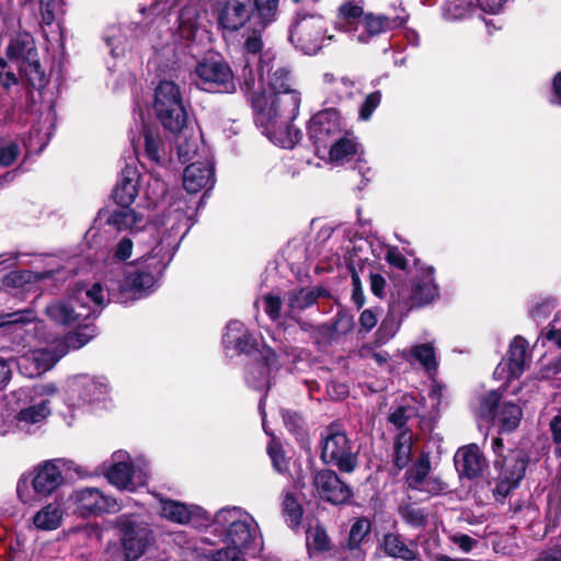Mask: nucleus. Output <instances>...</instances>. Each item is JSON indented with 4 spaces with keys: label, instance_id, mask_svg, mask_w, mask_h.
<instances>
[{
    "label": "nucleus",
    "instance_id": "49530a36",
    "mask_svg": "<svg viewBox=\"0 0 561 561\" xmlns=\"http://www.w3.org/2000/svg\"><path fill=\"white\" fill-rule=\"evenodd\" d=\"M411 356L416 359L426 371H435L437 368L434 347L431 344H420L411 348Z\"/></svg>",
    "mask_w": 561,
    "mask_h": 561
},
{
    "label": "nucleus",
    "instance_id": "7c9ffc66",
    "mask_svg": "<svg viewBox=\"0 0 561 561\" xmlns=\"http://www.w3.org/2000/svg\"><path fill=\"white\" fill-rule=\"evenodd\" d=\"M108 224L118 231L128 230L133 233L146 231L149 227L147 218L128 206H122L121 209L113 211Z\"/></svg>",
    "mask_w": 561,
    "mask_h": 561
},
{
    "label": "nucleus",
    "instance_id": "5701e85b",
    "mask_svg": "<svg viewBox=\"0 0 561 561\" xmlns=\"http://www.w3.org/2000/svg\"><path fill=\"white\" fill-rule=\"evenodd\" d=\"M214 183V168L209 161H196L187 165L183 173V187L190 194L211 187Z\"/></svg>",
    "mask_w": 561,
    "mask_h": 561
},
{
    "label": "nucleus",
    "instance_id": "f257e3e1",
    "mask_svg": "<svg viewBox=\"0 0 561 561\" xmlns=\"http://www.w3.org/2000/svg\"><path fill=\"white\" fill-rule=\"evenodd\" d=\"M213 531L218 534L225 547L213 548L207 537L196 540L197 557L210 561H244V554L260 548V529L255 519L238 506L224 507L213 518Z\"/></svg>",
    "mask_w": 561,
    "mask_h": 561
},
{
    "label": "nucleus",
    "instance_id": "473e14b6",
    "mask_svg": "<svg viewBox=\"0 0 561 561\" xmlns=\"http://www.w3.org/2000/svg\"><path fill=\"white\" fill-rule=\"evenodd\" d=\"M264 364H255L248 368L247 381L250 386L261 389L267 383V375L271 369L278 368L275 353L266 347L263 351Z\"/></svg>",
    "mask_w": 561,
    "mask_h": 561
},
{
    "label": "nucleus",
    "instance_id": "f704fd0d",
    "mask_svg": "<svg viewBox=\"0 0 561 561\" xmlns=\"http://www.w3.org/2000/svg\"><path fill=\"white\" fill-rule=\"evenodd\" d=\"M35 320L32 310H20L0 316V330L3 334L22 336L24 327Z\"/></svg>",
    "mask_w": 561,
    "mask_h": 561
},
{
    "label": "nucleus",
    "instance_id": "bb28decb",
    "mask_svg": "<svg viewBox=\"0 0 561 561\" xmlns=\"http://www.w3.org/2000/svg\"><path fill=\"white\" fill-rule=\"evenodd\" d=\"M82 401L93 403L103 400L108 392V383L104 377L78 376L71 383Z\"/></svg>",
    "mask_w": 561,
    "mask_h": 561
},
{
    "label": "nucleus",
    "instance_id": "cd10ccee",
    "mask_svg": "<svg viewBox=\"0 0 561 561\" xmlns=\"http://www.w3.org/2000/svg\"><path fill=\"white\" fill-rule=\"evenodd\" d=\"M49 413V401L47 399L36 400L30 397L28 404L21 408L15 416L16 426L21 431H30L33 425L43 423Z\"/></svg>",
    "mask_w": 561,
    "mask_h": 561
},
{
    "label": "nucleus",
    "instance_id": "b1692460",
    "mask_svg": "<svg viewBox=\"0 0 561 561\" xmlns=\"http://www.w3.org/2000/svg\"><path fill=\"white\" fill-rule=\"evenodd\" d=\"M455 466L460 477L474 479L482 473L486 463L479 447L472 444L457 450Z\"/></svg>",
    "mask_w": 561,
    "mask_h": 561
},
{
    "label": "nucleus",
    "instance_id": "de8ad7c7",
    "mask_svg": "<svg viewBox=\"0 0 561 561\" xmlns=\"http://www.w3.org/2000/svg\"><path fill=\"white\" fill-rule=\"evenodd\" d=\"M244 331V327L239 321H231L226 328V332L222 337V343L226 350H244L247 348L241 341V335Z\"/></svg>",
    "mask_w": 561,
    "mask_h": 561
},
{
    "label": "nucleus",
    "instance_id": "4d7b16f0",
    "mask_svg": "<svg viewBox=\"0 0 561 561\" xmlns=\"http://www.w3.org/2000/svg\"><path fill=\"white\" fill-rule=\"evenodd\" d=\"M381 101V94L379 91H375L368 94L359 107V118L362 121H368L374 111L379 106Z\"/></svg>",
    "mask_w": 561,
    "mask_h": 561
},
{
    "label": "nucleus",
    "instance_id": "ea45409f",
    "mask_svg": "<svg viewBox=\"0 0 561 561\" xmlns=\"http://www.w3.org/2000/svg\"><path fill=\"white\" fill-rule=\"evenodd\" d=\"M324 82L327 85V91L329 93H335V100H332V103L335 101L350 99L354 94L355 83L347 78H335L331 73H325Z\"/></svg>",
    "mask_w": 561,
    "mask_h": 561
},
{
    "label": "nucleus",
    "instance_id": "f8f14e48",
    "mask_svg": "<svg viewBox=\"0 0 561 561\" xmlns=\"http://www.w3.org/2000/svg\"><path fill=\"white\" fill-rule=\"evenodd\" d=\"M194 81L203 90L215 92H233L236 82L227 62L210 57L199 61L194 69Z\"/></svg>",
    "mask_w": 561,
    "mask_h": 561
},
{
    "label": "nucleus",
    "instance_id": "0eeeda50",
    "mask_svg": "<svg viewBox=\"0 0 561 561\" xmlns=\"http://www.w3.org/2000/svg\"><path fill=\"white\" fill-rule=\"evenodd\" d=\"M58 463L55 459L43 461L30 476H22L19 479L16 493L22 503L33 505L39 499L50 496L65 483Z\"/></svg>",
    "mask_w": 561,
    "mask_h": 561
},
{
    "label": "nucleus",
    "instance_id": "2eb2a0df",
    "mask_svg": "<svg viewBox=\"0 0 561 561\" xmlns=\"http://www.w3.org/2000/svg\"><path fill=\"white\" fill-rule=\"evenodd\" d=\"M69 501L80 516H96L105 513H115L121 506L116 499L104 494L98 488H80L73 490Z\"/></svg>",
    "mask_w": 561,
    "mask_h": 561
},
{
    "label": "nucleus",
    "instance_id": "79ce46f5",
    "mask_svg": "<svg viewBox=\"0 0 561 561\" xmlns=\"http://www.w3.org/2000/svg\"><path fill=\"white\" fill-rule=\"evenodd\" d=\"M320 295L321 290L313 288L293 290L288 294L287 304L293 310H302L313 305Z\"/></svg>",
    "mask_w": 561,
    "mask_h": 561
},
{
    "label": "nucleus",
    "instance_id": "7ed1b4c3",
    "mask_svg": "<svg viewBox=\"0 0 561 561\" xmlns=\"http://www.w3.org/2000/svg\"><path fill=\"white\" fill-rule=\"evenodd\" d=\"M104 306V291L100 284L92 286L78 285L64 299L49 304L46 316L62 325H75L91 317H95Z\"/></svg>",
    "mask_w": 561,
    "mask_h": 561
},
{
    "label": "nucleus",
    "instance_id": "864d4df0",
    "mask_svg": "<svg viewBox=\"0 0 561 561\" xmlns=\"http://www.w3.org/2000/svg\"><path fill=\"white\" fill-rule=\"evenodd\" d=\"M42 20L45 24L50 25L56 15L62 12V0H39Z\"/></svg>",
    "mask_w": 561,
    "mask_h": 561
},
{
    "label": "nucleus",
    "instance_id": "58836bf2",
    "mask_svg": "<svg viewBox=\"0 0 561 561\" xmlns=\"http://www.w3.org/2000/svg\"><path fill=\"white\" fill-rule=\"evenodd\" d=\"M364 9L359 3L346 1L339 7L337 22L345 32H353V26L364 16Z\"/></svg>",
    "mask_w": 561,
    "mask_h": 561
},
{
    "label": "nucleus",
    "instance_id": "09e8293b",
    "mask_svg": "<svg viewBox=\"0 0 561 561\" xmlns=\"http://www.w3.org/2000/svg\"><path fill=\"white\" fill-rule=\"evenodd\" d=\"M400 516L410 525L421 527L426 523V513L414 504L405 503L399 506Z\"/></svg>",
    "mask_w": 561,
    "mask_h": 561
},
{
    "label": "nucleus",
    "instance_id": "0e129e2a",
    "mask_svg": "<svg viewBox=\"0 0 561 561\" xmlns=\"http://www.w3.org/2000/svg\"><path fill=\"white\" fill-rule=\"evenodd\" d=\"M413 414L414 410L410 407L401 405L389 415V421L397 427H402Z\"/></svg>",
    "mask_w": 561,
    "mask_h": 561
},
{
    "label": "nucleus",
    "instance_id": "f3484780",
    "mask_svg": "<svg viewBox=\"0 0 561 561\" xmlns=\"http://www.w3.org/2000/svg\"><path fill=\"white\" fill-rule=\"evenodd\" d=\"M482 409L492 416L501 433L515 431L523 417L522 408L512 401H501L496 391L488 393L482 399Z\"/></svg>",
    "mask_w": 561,
    "mask_h": 561
},
{
    "label": "nucleus",
    "instance_id": "3c124183",
    "mask_svg": "<svg viewBox=\"0 0 561 561\" xmlns=\"http://www.w3.org/2000/svg\"><path fill=\"white\" fill-rule=\"evenodd\" d=\"M198 139H187L186 136L176 137L179 159L185 163L198 154Z\"/></svg>",
    "mask_w": 561,
    "mask_h": 561
},
{
    "label": "nucleus",
    "instance_id": "1a4fd4ad",
    "mask_svg": "<svg viewBox=\"0 0 561 561\" xmlns=\"http://www.w3.org/2000/svg\"><path fill=\"white\" fill-rule=\"evenodd\" d=\"M492 449L496 455L494 468L497 470V483L494 495L505 499L512 490L516 489L525 476L528 465V456L522 449H510L504 454V445L501 438H494Z\"/></svg>",
    "mask_w": 561,
    "mask_h": 561
},
{
    "label": "nucleus",
    "instance_id": "4468645a",
    "mask_svg": "<svg viewBox=\"0 0 561 561\" xmlns=\"http://www.w3.org/2000/svg\"><path fill=\"white\" fill-rule=\"evenodd\" d=\"M208 22L207 11L192 0L179 11L176 35L184 42H202L209 36Z\"/></svg>",
    "mask_w": 561,
    "mask_h": 561
},
{
    "label": "nucleus",
    "instance_id": "c756f323",
    "mask_svg": "<svg viewBox=\"0 0 561 561\" xmlns=\"http://www.w3.org/2000/svg\"><path fill=\"white\" fill-rule=\"evenodd\" d=\"M139 173L135 167L127 165L113 192L114 201L121 206H129L138 195Z\"/></svg>",
    "mask_w": 561,
    "mask_h": 561
},
{
    "label": "nucleus",
    "instance_id": "6e6d98bb",
    "mask_svg": "<svg viewBox=\"0 0 561 561\" xmlns=\"http://www.w3.org/2000/svg\"><path fill=\"white\" fill-rule=\"evenodd\" d=\"M369 523L366 519L356 520L350 530L348 545L351 548H356L369 533Z\"/></svg>",
    "mask_w": 561,
    "mask_h": 561
},
{
    "label": "nucleus",
    "instance_id": "aec40b11",
    "mask_svg": "<svg viewBox=\"0 0 561 561\" xmlns=\"http://www.w3.org/2000/svg\"><path fill=\"white\" fill-rule=\"evenodd\" d=\"M530 357L528 342L516 335L508 347L505 363H501L494 371L496 378H518L525 370Z\"/></svg>",
    "mask_w": 561,
    "mask_h": 561
},
{
    "label": "nucleus",
    "instance_id": "6ab92c4d",
    "mask_svg": "<svg viewBox=\"0 0 561 561\" xmlns=\"http://www.w3.org/2000/svg\"><path fill=\"white\" fill-rule=\"evenodd\" d=\"M438 289L433 278V271L427 270L415 277L409 288L399 293V299L409 308L421 307L433 301Z\"/></svg>",
    "mask_w": 561,
    "mask_h": 561
},
{
    "label": "nucleus",
    "instance_id": "f03ea898",
    "mask_svg": "<svg viewBox=\"0 0 561 561\" xmlns=\"http://www.w3.org/2000/svg\"><path fill=\"white\" fill-rule=\"evenodd\" d=\"M260 88L250 90L252 106L260 111V119L268 122L279 107L283 118L297 117L300 107V92L294 88V79L290 70L279 64H266L262 59V66L257 69Z\"/></svg>",
    "mask_w": 561,
    "mask_h": 561
},
{
    "label": "nucleus",
    "instance_id": "39448f33",
    "mask_svg": "<svg viewBox=\"0 0 561 561\" xmlns=\"http://www.w3.org/2000/svg\"><path fill=\"white\" fill-rule=\"evenodd\" d=\"M84 330L89 332L69 334L66 342L54 341L45 348H37L23 354L18 359L20 371L26 377L34 378L49 370L67 354L69 348H80L91 340L94 330L88 325Z\"/></svg>",
    "mask_w": 561,
    "mask_h": 561
},
{
    "label": "nucleus",
    "instance_id": "69168bd1",
    "mask_svg": "<svg viewBox=\"0 0 561 561\" xmlns=\"http://www.w3.org/2000/svg\"><path fill=\"white\" fill-rule=\"evenodd\" d=\"M561 373V353L547 364H545L539 370V377L542 379H550Z\"/></svg>",
    "mask_w": 561,
    "mask_h": 561
},
{
    "label": "nucleus",
    "instance_id": "774afa93",
    "mask_svg": "<svg viewBox=\"0 0 561 561\" xmlns=\"http://www.w3.org/2000/svg\"><path fill=\"white\" fill-rule=\"evenodd\" d=\"M19 156L18 145L11 142L0 148V165L8 167L12 164Z\"/></svg>",
    "mask_w": 561,
    "mask_h": 561
},
{
    "label": "nucleus",
    "instance_id": "ddd939ff",
    "mask_svg": "<svg viewBox=\"0 0 561 561\" xmlns=\"http://www.w3.org/2000/svg\"><path fill=\"white\" fill-rule=\"evenodd\" d=\"M115 525L125 558L128 561H136L145 553L151 540L150 529L146 524L126 515L117 517Z\"/></svg>",
    "mask_w": 561,
    "mask_h": 561
},
{
    "label": "nucleus",
    "instance_id": "e2e57ef3",
    "mask_svg": "<svg viewBox=\"0 0 561 561\" xmlns=\"http://www.w3.org/2000/svg\"><path fill=\"white\" fill-rule=\"evenodd\" d=\"M264 311L273 320L278 319L280 312L282 301L280 298L274 295H266L263 297Z\"/></svg>",
    "mask_w": 561,
    "mask_h": 561
},
{
    "label": "nucleus",
    "instance_id": "6e6552de",
    "mask_svg": "<svg viewBox=\"0 0 561 561\" xmlns=\"http://www.w3.org/2000/svg\"><path fill=\"white\" fill-rule=\"evenodd\" d=\"M327 34V22L316 10L301 9L289 31V41L307 55L317 54L327 43L333 39Z\"/></svg>",
    "mask_w": 561,
    "mask_h": 561
},
{
    "label": "nucleus",
    "instance_id": "37998d69",
    "mask_svg": "<svg viewBox=\"0 0 561 561\" xmlns=\"http://www.w3.org/2000/svg\"><path fill=\"white\" fill-rule=\"evenodd\" d=\"M144 141L147 157L154 162H160L164 149L159 130L146 127L144 130Z\"/></svg>",
    "mask_w": 561,
    "mask_h": 561
},
{
    "label": "nucleus",
    "instance_id": "a878e982",
    "mask_svg": "<svg viewBox=\"0 0 561 561\" xmlns=\"http://www.w3.org/2000/svg\"><path fill=\"white\" fill-rule=\"evenodd\" d=\"M391 27L389 18L385 15L365 14L353 26L352 37L360 44L369 43L374 37Z\"/></svg>",
    "mask_w": 561,
    "mask_h": 561
},
{
    "label": "nucleus",
    "instance_id": "423d86ee",
    "mask_svg": "<svg viewBox=\"0 0 561 561\" xmlns=\"http://www.w3.org/2000/svg\"><path fill=\"white\" fill-rule=\"evenodd\" d=\"M181 241V231L174 225L170 230L151 225L141 234L136 236L137 245L141 252L138 259L156 273H162L170 264Z\"/></svg>",
    "mask_w": 561,
    "mask_h": 561
},
{
    "label": "nucleus",
    "instance_id": "9d476101",
    "mask_svg": "<svg viewBox=\"0 0 561 561\" xmlns=\"http://www.w3.org/2000/svg\"><path fill=\"white\" fill-rule=\"evenodd\" d=\"M153 108L161 124L172 133H181L187 114L180 87L169 80L161 81L154 90Z\"/></svg>",
    "mask_w": 561,
    "mask_h": 561
},
{
    "label": "nucleus",
    "instance_id": "8fccbe9b",
    "mask_svg": "<svg viewBox=\"0 0 561 561\" xmlns=\"http://www.w3.org/2000/svg\"><path fill=\"white\" fill-rule=\"evenodd\" d=\"M168 192L167 183L159 176L151 174L147 181L146 196L152 204L162 201Z\"/></svg>",
    "mask_w": 561,
    "mask_h": 561
},
{
    "label": "nucleus",
    "instance_id": "4be33fe9",
    "mask_svg": "<svg viewBox=\"0 0 561 561\" xmlns=\"http://www.w3.org/2000/svg\"><path fill=\"white\" fill-rule=\"evenodd\" d=\"M314 486L319 495L333 504H343L348 501L352 491L334 471L322 470L314 476Z\"/></svg>",
    "mask_w": 561,
    "mask_h": 561
},
{
    "label": "nucleus",
    "instance_id": "dca6fc26",
    "mask_svg": "<svg viewBox=\"0 0 561 561\" xmlns=\"http://www.w3.org/2000/svg\"><path fill=\"white\" fill-rule=\"evenodd\" d=\"M340 114L334 108H327L314 114L308 124V134L318 151L343 136Z\"/></svg>",
    "mask_w": 561,
    "mask_h": 561
},
{
    "label": "nucleus",
    "instance_id": "a18cd8bd",
    "mask_svg": "<svg viewBox=\"0 0 561 561\" xmlns=\"http://www.w3.org/2000/svg\"><path fill=\"white\" fill-rule=\"evenodd\" d=\"M412 449V435L409 432H402L398 435L394 443V463L399 469L405 467L410 460Z\"/></svg>",
    "mask_w": 561,
    "mask_h": 561
},
{
    "label": "nucleus",
    "instance_id": "a19ab883",
    "mask_svg": "<svg viewBox=\"0 0 561 561\" xmlns=\"http://www.w3.org/2000/svg\"><path fill=\"white\" fill-rule=\"evenodd\" d=\"M431 472V462L427 456H422L407 471L405 480L409 488L419 491L423 482Z\"/></svg>",
    "mask_w": 561,
    "mask_h": 561
},
{
    "label": "nucleus",
    "instance_id": "72a5a7b5",
    "mask_svg": "<svg viewBox=\"0 0 561 561\" xmlns=\"http://www.w3.org/2000/svg\"><path fill=\"white\" fill-rule=\"evenodd\" d=\"M137 261L138 264L135 271L128 272L126 275V285L135 290V293H140L152 288L158 276L162 273H156L153 268H149L142 261Z\"/></svg>",
    "mask_w": 561,
    "mask_h": 561
},
{
    "label": "nucleus",
    "instance_id": "e433bc0d",
    "mask_svg": "<svg viewBox=\"0 0 561 561\" xmlns=\"http://www.w3.org/2000/svg\"><path fill=\"white\" fill-rule=\"evenodd\" d=\"M7 54L9 58L16 59L20 62L31 58V56L37 55L36 47L32 36L27 33L18 34L11 39Z\"/></svg>",
    "mask_w": 561,
    "mask_h": 561
},
{
    "label": "nucleus",
    "instance_id": "412c9836",
    "mask_svg": "<svg viewBox=\"0 0 561 561\" xmlns=\"http://www.w3.org/2000/svg\"><path fill=\"white\" fill-rule=\"evenodd\" d=\"M249 28L252 30L253 34L249 35L244 42V64L242 69V77L247 90H253L256 81L252 66L255 64L257 66V69H260V67L262 66V59H265V65L271 64L272 59L268 57L267 54H261L263 48V41L261 38L260 33L262 31H255L254 25L250 26Z\"/></svg>",
    "mask_w": 561,
    "mask_h": 561
},
{
    "label": "nucleus",
    "instance_id": "c9c22d12",
    "mask_svg": "<svg viewBox=\"0 0 561 561\" xmlns=\"http://www.w3.org/2000/svg\"><path fill=\"white\" fill-rule=\"evenodd\" d=\"M330 161L335 164H343L355 157L358 150L357 142L344 135L329 146Z\"/></svg>",
    "mask_w": 561,
    "mask_h": 561
},
{
    "label": "nucleus",
    "instance_id": "4c0bfd02",
    "mask_svg": "<svg viewBox=\"0 0 561 561\" xmlns=\"http://www.w3.org/2000/svg\"><path fill=\"white\" fill-rule=\"evenodd\" d=\"M382 547L385 552L392 558L404 561H412L417 558V552L408 547L397 534H386L382 538Z\"/></svg>",
    "mask_w": 561,
    "mask_h": 561
},
{
    "label": "nucleus",
    "instance_id": "2f4dec72",
    "mask_svg": "<svg viewBox=\"0 0 561 561\" xmlns=\"http://www.w3.org/2000/svg\"><path fill=\"white\" fill-rule=\"evenodd\" d=\"M160 514L164 518L179 523L185 524L192 520L196 516H204L206 512L196 506H187L184 503L160 499Z\"/></svg>",
    "mask_w": 561,
    "mask_h": 561
},
{
    "label": "nucleus",
    "instance_id": "c85d7f7f",
    "mask_svg": "<svg viewBox=\"0 0 561 561\" xmlns=\"http://www.w3.org/2000/svg\"><path fill=\"white\" fill-rule=\"evenodd\" d=\"M65 514L64 501L57 497L38 510L32 522L38 530H55L61 526Z\"/></svg>",
    "mask_w": 561,
    "mask_h": 561
},
{
    "label": "nucleus",
    "instance_id": "20e7f679",
    "mask_svg": "<svg viewBox=\"0 0 561 561\" xmlns=\"http://www.w3.org/2000/svg\"><path fill=\"white\" fill-rule=\"evenodd\" d=\"M278 0H226L218 11V24L228 31H238L249 24L263 31L277 11Z\"/></svg>",
    "mask_w": 561,
    "mask_h": 561
},
{
    "label": "nucleus",
    "instance_id": "13d9d810",
    "mask_svg": "<svg viewBox=\"0 0 561 561\" xmlns=\"http://www.w3.org/2000/svg\"><path fill=\"white\" fill-rule=\"evenodd\" d=\"M447 489V484L437 476H430L426 478L425 482L419 489L420 492H424L431 495H438L443 493Z\"/></svg>",
    "mask_w": 561,
    "mask_h": 561
},
{
    "label": "nucleus",
    "instance_id": "5fc2aeb1",
    "mask_svg": "<svg viewBox=\"0 0 561 561\" xmlns=\"http://www.w3.org/2000/svg\"><path fill=\"white\" fill-rule=\"evenodd\" d=\"M35 276L32 272L28 271H13L3 277V286L4 287H23L26 284H30Z\"/></svg>",
    "mask_w": 561,
    "mask_h": 561
},
{
    "label": "nucleus",
    "instance_id": "680f3d73",
    "mask_svg": "<svg viewBox=\"0 0 561 561\" xmlns=\"http://www.w3.org/2000/svg\"><path fill=\"white\" fill-rule=\"evenodd\" d=\"M55 461H59V463L57 466L59 467L60 473H62V474H64V471H66V472L72 471L76 473L77 478H80V479L91 476V472L88 469L76 463L72 460L58 458V459H55Z\"/></svg>",
    "mask_w": 561,
    "mask_h": 561
},
{
    "label": "nucleus",
    "instance_id": "393cba45",
    "mask_svg": "<svg viewBox=\"0 0 561 561\" xmlns=\"http://www.w3.org/2000/svg\"><path fill=\"white\" fill-rule=\"evenodd\" d=\"M105 476L111 484L121 490L134 491L137 486L133 478V466L128 461V456L123 451L113 455V463L106 469Z\"/></svg>",
    "mask_w": 561,
    "mask_h": 561
},
{
    "label": "nucleus",
    "instance_id": "603ef678",
    "mask_svg": "<svg viewBox=\"0 0 561 561\" xmlns=\"http://www.w3.org/2000/svg\"><path fill=\"white\" fill-rule=\"evenodd\" d=\"M307 545L317 551L328 550L330 548V540L325 530L321 527L309 528L307 531Z\"/></svg>",
    "mask_w": 561,
    "mask_h": 561
},
{
    "label": "nucleus",
    "instance_id": "c03bdc74",
    "mask_svg": "<svg viewBox=\"0 0 561 561\" xmlns=\"http://www.w3.org/2000/svg\"><path fill=\"white\" fill-rule=\"evenodd\" d=\"M20 69L33 87L41 88L44 85L45 73L42 70L37 55L20 62Z\"/></svg>",
    "mask_w": 561,
    "mask_h": 561
},
{
    "label": "nucleus",
    "instance_id": "a211bd4d",
    "mask_svg": "<svg viewBox=\"0 0 561 561\" xmlns=\"http://www.w3.org/2000/svg\"><path fill=\"white\" fill-rule=\"evenodd\" d=\"M275 112H279V107H276ZM295 118H283L275 115L268 122H264L260 119V111H255L256 123L264 128V134L271 141L283 148H293L301 138L300 130L291 124Z\"/></svg>",
    "mask_w": 561,
    "mask_h": 561
},
{
    "label": "nucleus",
    "instance_id": "bf43d9fd",
    "mask_svg": "<svg viewBox=\"0 0 561 561\" xmlns=\"http://www.w3.org/2000/svg\"><path fill=\"white\" fill-rule=\"evenodd\" d=\"M284 511L290 517V525L295 526L299 523L301 516V510L297 504L295 497L289 492L285 493L283 501Z\"/></svg>",
    "mask_w": 561,
    "mask_h": 561
},
{
    "label": "nucleus",
    "instance_id": "9b49d317",
    "mask_svg": "<svg viewBox=\"0 0 561 561\" xmlns=\"http://www.w3.org/2000/svg\"><path fill=\"white\" fill-rule=\"evenodd\" d=\"M321 458L341 471L352 472L357 462L350 439L337 424L328 426L322 433Z\"/></svg>",
    "mask_w": 561,
    "mask_h": 561
},
{
    "label": "nucleus",
    "instance_id": "338daca9",
    "mask_svg": "<svg viewBox=\"0 0 561 561\" xmlns=\"http://www.w3.org/2000/svg\"><path fill=\"white\" fill-rule=\"evenodd\" d=\"M470 10V4H458L457 0H448L446 4V14L449 19H462Z\"/></svg>",
    "mask_w": 561,
    "mask_h": 561
},
{
    "label": "nucleus",
    "instance_id": "052dcab7",
    "mask_svg": "<svg viewBox=\"0 0 561 561\" xmlns=\"http://www.w3.org/2000/svg\"><path fill=\"white\" fill-rule=\"evenodd\" d=\"M55 461H59V463L57 466L59 467L60 473H62V474H64V471H66V472L72 471L76 473L77 478H80V479L91 476V472L88 469L76 463L72 460L58 458V459H55Z\"/></svg>",
    "mask_w": 561,
    "mask_h": 561
}]
</instances>
